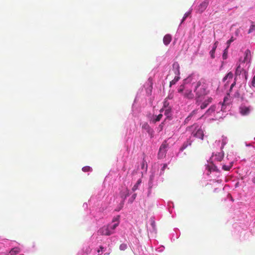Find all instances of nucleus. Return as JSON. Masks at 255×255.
<instances>
[{
  "label": "nucleus",
  "mask_w": 255,
  "mask_h": 255,
  "mask_svg": "<svg viewBox=\"0 0 255 255\" xmlns=\"http://www.w3.org/2000/svg\"><path fill=\"white\" fill-rule=\"evenodd\" d=\"M194 92L196 94V102H201L202 99L208 94L206 84L201 81L198 82L194 86Z\"/></svg>",
  "instance_id": "f257e3e1"
},
{
  "label": "nucleus",
  "mask_w": 255,
  "mask_h": 255,
  "mask_svg": "<svg viewBox=\"0 0 255 255\" xmlns=\"http://www.w3.org/2000/svg\"><path fill=\"white\" fill-rule=\"evenodd\" d=\"M190 81V78L185 79L184 83L178 87L177 91L179 93L181 94L184 98L192 99L194 98V96L192 92V90L189 89L190 85L189 84V82Z\"/></svg>",
  "instance_id": "f03ea898"
},
{
  "label": "nucleus",
  "mask_w": 255,
  "mask_h": 255,
  "mask_svg": "<svg viewBox=\"0 0 255 255\" xmlns=\"http://www.w3.org/2000/svg\"><path fill=\"white\" fill-rule=\"evenodd\" d=\"M119 225V223L118 222L113 225L104 226L98 230V233L102 236H110L115 233V230Z\"/></svg>",
  "instance_id": "7ed1b4c3"
},
{
  "label": "nucleus",
  "mask_w": 255,
  "mask_h": 255,
  "mask_svg": "<svg viewBox=\"0 0 255 255\" xmlns=\"http://www.w3.org/2000/svg\"><path fill=\"white\" fill-rule=\"evenodd\" d=\"M179 65L178 63V62H174L173 64V69L174 70V73L175 75H176L174 79L172 80L170 82V87H171L172 85H174L176 84V83L180 79V77L179 75H180V71H179Z\"/></svg>",
  "instance_id": "20e7f679"
},
{
  "label": "nucleus",
  "mask_w": 255,
  "mask_h": 255,
  "mask_svg": "<svg viewBox=\"0 0 255 255\" xmlns=\"http://www.w3.org/2000/svg\"><path fill=\"white\" fill-rule=\"evenodd\" d=\"M168 146V144L166 141H164L161 145L159 152L158 153V157L159 158H162L165 156L167 148Z\"/></svg>",
  "instance_id": "39448f33"
},
{
  "label": "nucleus",
  "mask_w": 255,
  "mask_h": 255,
  "mask_svg": "<svg viewBox=\"0 0 255 255\" xmlns=\"http://www.w3.org/2000/svg\"><path fill=\"white\" fill-rule=\"evenodd\" d=\"M252 110L251 106H246L245 105H241L239 107V113L243 116H248L250 114Z\"/></svg>",
  "instance_id": "423d86ee"
},
{
  "label": "nucleus",
  "mask_w": 255,
  "mask_h": 255,
  "mask_svg": "<svg viewBox=\"0 0 255 255\" xmlns=\"http://www.w3.org/2000/svg\"><path fill=\"white\" fill-rule=\"evenodd\" d=\"M192 134L194 137L203 139L204 132L203 130L200 128L195 129V131H193Z\"/></svg>",
  "instance_id": "0eeeda50"
},
{
  "label": "nucleus",
  "mask_w": 255,
  "mask_h": 255,
  "mask_svg": "<svg viewBox=\"0 0 255 255\" xmlns=\"http://www.w3.org/2000/svg\"><path fill=\"white\" fill-rule=\"evenodd\" d=\"M209 3V0H204L199 5L198 8V11L202 13L207 8Z\"/></svg>",
  "instance_id": "6e6552de"
},
{
  "label": "nucleus",
  "mask_w": 255,
  "mask_h": 255,
  "mask_svg": "<svg viewBox=\"0 0 255 255\" xmlns=\"http://www.w3.org/2000/svg\"><path fill=\"white\" fill-rule=\"evenodd\" d=\"M216 106L215 105H212L205 112V114L201 116V117L200 118L201 119L204 116H209L211 115H212L213 113H214L215 112L216 110Z\"/></svg>",
  "instance_id": "1a4fd4ad"
},
{
  "label": "nucleus",
  "mask_w": 255,
  "mask_h": 255,
  "mask_svg": "<svg viewBox=\"0 0 255 255\" xmlns=\"http://www.w3.org/2000/svg\"><path fill=\"white\" fill-rule=\"evenodd\" d=\"M164 112V115L166 116L167 119H169L170 120V117L171 116V109L169 107H167L165 109L162 108L160 110V112Z\"/></svg>",
  "instance_id": "9d476101"
},
{
  "label": "nucleus",
  "mask_w": 255,
  "mask_h": 255,
  "mask_svg": "<svg viewBox=\"0 0 255 255\" xmlns=\"http://www.w3.org/2000/svg\"><path fill=\"white\" fill-rule=\"evenodd\" d=\"M213 99L211 97L208 98L200 106L201 109L203 110L205 109L210 103H212Z\"/></svg>",
  "instance_id": "9b49d317"
},
{
  "label": "nucleus",
  "mask_w": 255,
  "mask_h": 255,
  "mask_svg": "<svg viewBox=\"0 0 255 255\" xmlns=\"http://www.w3.org/2000/svg\"><path fill=\"white\" fill-rule=\"evenodd\" d=\"M172 39V36L170 34H166L164 37H163V41L165 45H168Z\"/></svg>",
  "instance_id": "f8f14e48"
},
{
  "label": "nucleus",
  "mask_w": 255,
  "mask_h": 255,
  "mask_svg": "<svg viewBox=\"0 0 255 255\" xmlns=\"http://www.w3.org/2000/svg\"><path fill=\"white\" fill-rule=\"evenodd\" d=\"M251 56V51L249 49L246 50L245 52L244 59L242 61V62L245 63L247 62L248 60H250Z\"/></svg>",
  "instance_id": "ddd939ff"
},
{
  "label": "nucleus",
  "mask_w": 255,
  "mask_h": 255,
  "mask_svg": "<svg viewBox=\"0 0 255 255\" xmlns=\"http://www.w3.org/2000/svg\"><path fill=\"white\" fill-rule=\"evenodd\" d=\"M20 251V250L18 247L12 248L9 252L10 255H15L18 254Z\"/></svg>",
  "instance_id": "4468645a"
},
{
  "label": "nucleus",
  "mask_w": 255,
  "mask_h": 255,
  "mask_svg": "<svg viewBox=\"0 0 255 255\" xmlns=\"http://www.w3.org/2000/svg\"><path fill=\"white\" fill-rule=\"evenodd\" d=\"M224 156V154L223 152H218L215 155V159L218 161H221Z\"/></svg>",
  "instance_id": "2eb2a0df"
},
{
  "label": "nucleus",
  "mask_w": 255,
  "mask_h": 255,
  "mask_svg": "<svg viewBox=\"0 0 255 255\" xmlns=\"http://www.w3.org/2000/svg\"><path fill=\"white\" fill-rule=\"evenodd\" d=\"M198 112V110H195L193 111L186 118L185 122L186 123H188V122L191 119V118L197 114Z\"/></svg>",
  "instance_id": "dca6fc26"
},
{
  "label": "nucleus",
  "mask_w": 255,
  "mask_h": 255,
  "mask_svg": "<svg viewBox=\"0 0 255 255\" xmlns=\"http://www.w3.org/2000/svg\"><path fill=\"white\" fill-rule=\"evenodd\" d=\"M243 70L244 69L241 68V64H239L236 69L235 75L236 76H240Z\"/></svg>",
  "instance_id": "f3484780"
},
{
  "label": "nucleus",
  "mask_w": 255,
  "mask_h": 255,
  "mask_svg": "<svg viewBox=\"0 0 255 255\" xmlns=\"http://www.w3.org/2000/svg\"><path fill=\"white\" fill-rule=\"evenodd\" d=\"M233 77V74L232 72H229L223 78V81H225L228 79H232Z\"/></svg>",
  "instance_id": "a211bd4d"
},
{
  "label": "nucleus",
  "mask_w": 255,
  "mask_h": 255,
  "mask_svg": "<svg viewBox=\"0 0 255 255\" xmlns=\"http://www.w3.org/2000/svg\"><path fill=\"white\" fill-rule=\"evenodd\" d=\"M141 183V179H139L137 180L135 184L133 186L132 190L133 191H135L138 189V186Z\"/></svg>",
  "instance_id": "6ab92c4d"
},
{
  "label": "nucleus",
  "mask_w": 255,
  "mask_h": 255,
  "mask_svg": "<svg viewBox=\"0 0 255 255\" xmlns=\"http://www.w3.org/2000/svg\"><path fill=\"white\" fill-rule=\"evenodd\" d=\"M232 166V164L230 163L229 165H223L222 166V168L223 170H224L225 171H229L230 170Z\"/></svg>",
  "instance_id": "aec40b11"
},
{
  "label": "nucleus",
  "mask_w": 255,
  "mask_h": 255,
  "mask_svg": "<svg viewBox=\"0 0 255 255\" xmlns=\"http://www.w3.org/2000/svg\"><path fill=\"white\" fill-rule=\"evenodd\" d=\"M255 30V25L254 22H252V25L250 26V28L249 30L248 33H251L253 32Z\"/></svg>",
  "instance_id": "412c9836"
},
{
  "label": "nucleus",
  "mask_w": 255,
  "mask_h": 255,
  "mask_svg": "<svg viewBox=\"0 0 255 255\" xmlns=\"http://www.w3.org/2000/svg\"><path fill=\"white\" fill-rule=\"evenodd\" d=\"M82 170L84 172H89L92 170L91 167L89 166H86L82 168Z\"/></svg>",
  "instance_id": "4be33fe9"
},
{
  "label": "nucleus",
  "mask_w": 255,
  "mask_h": 255,
  "mask_svg": "<svg viewBox=\"0 0 255 255\" xmlns=\"http://www.w3.org/2000/svg\"><path fill=\"white\" fill-rule=\"evenodd\" d=\"M92 249L89 246H87L84 250V253L86 255L89 254L91 252Z\"/></svg>",
  "instance_id": "5701e85b"
},
{
  "label": "nucleus",
  "mask_w": 255,
  "mask_h": 255,
  "mask_svg": "<svg viewBox=\"0 0 255 255\" xmlns=\"http://www.w3.org/2000/svg\"><path fill=\"white\" fill-rule=\"evenodd\" d=\"M162 114H159L157 116H156L155 120H153L154 123H156V122H159L162 118Z\"/></svg>",
  "instance_id": "b1692460"
},
{
  "label": "nucleus",
  "mask_w": 255,
  "mask_h": 255,
  "mask_svg": "<svg viewBox=\"0 0 255 255\" xmlns=\"http://www.w3.org/2000/svg\"><path fill=\"white\" fill-rule=\"evenodd\" d=\"M127 248V246L125 244H122L120 246V249L122 251H125Z\"/></svg>",
  "instance_id": "393cba45"
},
{
  "label": "nucleus",
  "mask_w": 255,
  "mask_h": 255,
  "mask_svg": "<svg viewBox=\"0 0 255 255\" xmlns=\"http://www.w3.org/2000/svg\"><path fill=\"white\" fill-rule=\"evenodd\" d=\"M250 87L255 88V75L254 76L252 80Z\"/></svg>",
  "instance_id": "a878e982"
},
{
  "label": "nucleus",
  "mask_w": 255,
  "mask_h": 255,
  "mask_svg": "<svg viewBox=\"0 0 255 255\" xmlns=\"http://www.w3.org/2000/svg\"><path fill=\"white\" fill-rule=\"evenodd\" d=\"M190 14V12H186L185 13L183 18H182V21H181V23L182 22H183V21L186 19V18L189 15V14Z\"/></svg>",
  "instance_id": "bb28decb"
},
{
  "label": "nucleus",
  "mask_w": 255,
  "mask_h": 255,
  "mask_svg": "<svg viewBox=\"0 0 255 255\" xmlns=\"http://www.w3.org/2000/svg\"><path fill=\"white\" fill-rule=\"evenodd\" d=\"M215 50H214V49L212 48V49L211 50V51L210 52V55H211V57L212 59H214L215 58Z\"/></svg>",
  "instance_id": "cd10ccee"
},
{
  "label": "nucleus",
  "mask_w": 255,
  "mask_h": 255,
  "mask_svg": "<svg viewBox=\"0 0 255 255\" xmlns=\"http://www.w3.org/2000/svg\"><path fill=\"white\" fill-rule=\"evenodd\" d=\"M227 48L224 50L223 54V58L224 59H226L227 57Z\"/></svg>",
  "instance_id": "c85d7f7f"
},
{
  "label": "nucleus",
  "mask_w": 255,
  "mask_h": 255,
  "mask_svg": "<svg viewBox=\"0 0 255 255\" xmlns=\"http://www.w3.org/2000/svg\"><path fill=\"white\" fill-rule=\"evenodd\" d=\"M234 39L233 38V37H232L229 40L227 41V43L228 44V47H227V48H229L230 44L233 42L234 41Z\"/></svg>",
  "instance_id": "c756f323"
},
{
  "label": "nucleus",
  "mask_w": 255,
  "mask_h": 255,
  "mask_svg": "<svg viewBox=\"0 0 255 255\" xmlns=\"http://www.w3.org/2000/svg\"><path fill=\"white\" fill-rule=\"evenodd\" d=\"M119 218H120V216H118L117 217L114 218L113 219V221L112 222H114V223H118V222H119Z\"/></svg>",
  "instance_id": "7c9ffc66"
},
{
  "label": "nucleus",
  "mask_w": 255,
  "mask_h": 255,
  "mask_svg": "<svg viewBox=\"0 0 255 255\" xmlns=\"http://www.w3.org/2000/svg\"><path fill=\"white\" fill-rule=\"evenodd\" d=\"M228 99V98L227 97H225L224 98V102L223 103H222V110H224V107L226 106V100Z\"/></svg>",
  "instance_id": "2f4dec72"
},
{
  "label": "nucleus",
  "mask_w": 255,
  "mask_h": 255,
  "mask_svg": "<svg viewBox=\"0 0 255 255\" xmlns=\"http://www.w3.org/2000/svg\"><path fill=\"white\" fill-rule=\"evenodd\" d=\"M236 78H235V81L231 85L230 89V91L232 90L233 88L236 85Z\"/></svg>",
  "instance_id": "473e14b6"
},
{
  "label": "nucleus",
  "mask_w": 255,
  "mask_h": 255,
  "mask_svg": "<svg viewBox=\"0 0 255 255\" xmlns=\"http://www.w3.org/2000/svg\"><path fill=\"white\" fill-rule=\"evenodd\" d=\"M163 126H164V122H162L161 123V124L158 127V128H159L160 131L162 130Z\"/></svg>",
  "instance_id": "72a5a7b5"
},
{
  "label": "nucleus",
  "mask_w": 255,
  "mask_h": 255,
  "mask_svg": "<svg viewBox=\"0 0 255 255\" xmlns=\"http://www.w3.org/2000/svg\"><path fill=\"white\" fill-rule=\"evenodd\" d=\"M218 43V42L217 41H216V42H215V43H214V46H213V49H214V50H216V48H217V47Z\"/></svg>",
  "instance_id": "f704fd0d"
},
{
  "label": "nucleus",
  "mask_w": 255,
  "mask_h": 255,
  "mask_svg": "<svg viewBox=\"0 0 255 255\" xmlns=\"http://www.w3.org/2000/svg\"><path fill=\"white\" fill-rule=\"evenodd\" d=\"M168 103L167 102V101H165L164 103V109H165L166 108V106H167L168 105Z\"/></svg>",
  "instance_id": "c9c22d12"
},
{
  "label": "nucleus",
  "mask_w": 255,
  "mask_h": 255,
  "mask_svg": "<svg viewBox=\"0 0 255 255\" xmlns=\"http://www.w3.org/2000/svg\"><path fill=\"white\" fill-rule=\"evenodd\" d=\"M187 146V144H185V143H184L182 147H181V149H185V148H186Z\"/></svg>",
  "instance_id": "e433bc0d"
},
{
  "label": "nucleus",
  "mask_w": 255,
  "mask_h": 255,
  "mask_svg": "<svg viewBox=\"0 0 255 255\" xmlns=\"http://www.w3.org/2000/svg\"><path fill=\"white\" fill-rule=\"evenodd\" d=\"M104 248L102 246L100 247V249L98 250V252H100V251H102L103 250Z\"/></svg>",
  "instance_id": "4c0bfd02"
},
{
  "label": "nucleus",
  "mask_w": 255,
  "mask_h": 255,
  "mask_svg": "<svg viewBox=\"0 0 255 255\" xmlns=\"http://www.w3.org/2000/svg\"><path fill=\"white\" fill-rule=\"evenodd\" d=\"M166 167H167V165L166 164H164L163 166L162 167V170H164L166 168Z\"/></svg>",
  "instance_id": "58836bf2"
},
{
  "label": "nucleus",
  "mask_w": 255,
  "mask_h": 255,
  "mask_svg": "<svg viewBox=\"0 0 255 255\" xmlns=\"http://www.w3.org/2000/svg\"><path fill=\"white\" fill-rule=\"evenodd\" d=\"M245 74H246L245 78H246V79H247H247H248V72H245Z\"/></svg>",
  "instance_id": "ea45409f"
},
{
  "label": "nucleus",
  "mask_w": 255,
  "mask_h": 255,
  "mask_svg": "<svg viewBox=\"0 0 255 255\" xmlns=\"http://www.w3.org/2000/svg\"><path fill=\"white\" fill-rule=\"evenodd\" d=\"M136 194H133V195H132V198H133V199H135V197H136Z\"/></svg>",
  "instance_id": "a19ab883"
},
{
  "label": "nucleus",
  "mask_w": 255,
  "mask_h": 255,
  "mask_svg": "<svg viewBox=\"0 0 255 255\" xmlns=\"http://www.w3.org/2000/svg\"><path fill=\"white\" fill-rule=\"evenodd\" d=\"M253 182L255 183V178L253 179Z\"/></svg>",
  "instance_id": "79ce46f5"
},
{
  "label": "nucleus",
  "mask_w": 255,
  "mask_h": 255,
  "mask_svg": "<svg viewBox=\"0 0 255 255\" xmlns=\"http://www.w3.org/2000/svg\"><path fill=\"white\" fill-rule=\"evenodd\" d=\"M143 166H144V163H143V164H142V168H143Z\"/></svg>",
  "instance_id": "37998d69"
}]
</instances>
